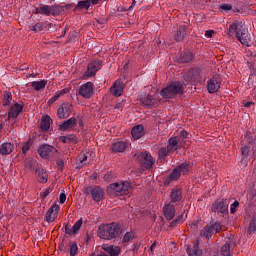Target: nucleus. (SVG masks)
Returning a JSON list of instances; mask_svg holds the SVG:
<instances>
[{
    "mask_svg": "<svg viewBox=\"0 0 256 256\" xmlns=\"http://www.w3.org/2000/svg\"><path fill=\"white\" fill-rule=\"evenodd\" d=\"M175 213H177V209H175V204L166 201L163 207V215L166 221H173V219H175Z\"/></svg>",
    "mask_w": 256,
    "mask_h": 256,
    "instance_id": "obj_13",
    "label": "nucleus"
},
{
    "mask_svg": "<svg viewBox=\"0 0 256 256\" xmlns=\"http://www.w3.org/2000/svg\"><path fill=\"white\" fill-rule=\"evenodd\" d=\"M228 35H230V37H236V39L246 47H251V45H253V39L251 38V34L249 33V31H247V29H245L243 23L239 21H234L232 24L229 25Z\"/></svg>",
    "mask_w": 256,
    "mask_h": 256,
    "instance_id": "obj_1",
    "label": "nucleus"
},
{
    "mask_svg": "<svg viewBox=\"0 0 256 256\" xmlns=\"http://www.w3.org/2000/svg\"><path fill=\"white\" fill-rule=\"evenodd\" d=\"M11 101H13V94L9 91H4L3 94V107H8V105L11 104Z\"/></svg>",
    "mask_w": 256,
    "mask_h": 256,
    "instance_id": "obj_40",
    "label": "nucleus"
},
{
    "mask_svg": "<svg viewBox=\"0 0 256 256\" xmlns=\"http://www.w3.org/2000/svg\"><path fill=\"white\" fill-rule=\"evenodd\" d=\"M245 139L247 143H255V138L254 136L251 134V132H247L245 135Z\"/></svg>",
    "mask_w": 256,
    "mask_h": 256,
    "instance_id": "obj_55",
    "label": "nucleus"
},
{
    "mask_svg": "<svg viewBox=\"0 0 256 256\" xmlns=\"http://www.w3.org/2000/svg\"><path fill=\"white\" fill-rule=\"evenodd\" d=\"M56 93L59 94V97H63V95H67V93H69V88H64Z\"/></svg>",
    "mask_w": 256,
    "mask_h": 256,
    "instance_id": "obj_60",
    "label": "nucleus"
},
{
    "mask_svg": "<svg viewBox=\"0 0 256 256\" xmlns=\"http://www.w3.org/2000/svg\"><path fill=\"white\" fill-rule=\"evenodd\" d=\"M180 137L181 139H189V132H187L186 130H181Z\"/></svg>",
    "mask_w": 256,
    "mask_h": 256,
    "instance_id": "obj_59",
    "label": "nucleus"
},
{
    "mask_svg": "<svg viewBox=\"0 0 256 256\" xmlns=\"http://www.w3.org/2000/svg\"><path fill=\"white\" fill-rule=\"evenodd\" d=\"M35 14L36 15H46V17H50L51 16V6L43 5V6L37 7L35 9Z\"/></svg>",
    "mask_w": 256,
    "mask_h": 256,
    "instance_id": "obj_35",
    "label": "nucleus"
},
{
    "mask_svg": "<svg viewBox=\"0 0 256 256\" xmlns=\"http://www.w3.org/2000/svg\"><path fill=\"white\" fill-rule=\"evenodd\" d=\"M102 249L106 253H109L110 256H119V255H121V247H119V246L103 244Z\"/></svg>",
    "mask_w": 256,
    "mask_h": 256,
    "instance_id": "obj_25",
    "label": "nucleus"
},
{
    "mask_svg": "<svg viewBox=\"0 0 256 256\" xmlns=\"http://www.w3.org/2000/svg\"><path fill=\"white\" fill-rule=\"evenodd\" d=\"M62 7H64V11H65V9H66V11H69V9H73V7H75V4H73V3L66 4V5H64Z\"/></svg>",
    "mask_w": 256,
    "mask_h": 256,
    "instance_id": "obj_63",
    "label": "nucleus"
},
{
    "mask_svg": "<svg viewBox=\"0 0 256 256\" xmlns=\"http://www.w3.org/2000/svg\"><path fill=\"white\" fill-rule=\"evenodd\" d=\"M187 255L188 256H203V251L199 249V244H194L192 248H187Z\"/></svg>",
    "mask_w": 256,
    "mask_h": 256,
    "instance_id": "obj_37",
    "label": "nucleus"
},
{
    "mask_svg": "<svg viewBox=\"0 0 256 256\" xmlns=\"http://www.w3.org/2000/svg\"><path fill=\"white\" fill-rule=\"evenodd\" d=\"M59 209L61 207L58 204H53L46 213V221L47 223H53L55 221V216L59 213Z\"/></svg>",
    "mask_w": 256,
    "mask_h": 256,
    "instance_id": "obj_21",
    "label": "nucleus"
},
{
    "mask_svg": "<svg viewBox=\"0 0 256 256\" xmlns=\"http://www.w3.org/2000/svg\"><path fill=\"white\" fill-rule=\"evenodd\" d=\"M125 89V83L121 80H116L110 88V92L114 97H121Z\"/></svg>",
    "mask_w": 256,
    "mask_h": 256,
    "instance_id": "obj_17",
    "label": "nucleus"
},
{
    "mask_svg": "<svg viewBox=\"0 0 256 256\" xmlns=\"http://www.w3.org/2000/svg\"><path fill=\"white\" fill-rule=\"evenodd\" d=\"M89 7H91L89 0L78 1L77 5L74 7L73 12L77 13V11H83V9L89 11Z\"/></svg>",
    "mask_w": 256,
    "mask_h": 256,
    "instance_id": "obj_34",
    "label": "nucleus"
},
{
    "mask_svg": "<svg viewBox=\"0 0 256 256\" xmlns=\"http://www.w3.org/2000/svg\"><path fill=\"white\" fill-rule=\"evenodd\" d=\"M241 157L247 158L251 155V148L249 146H242L241 149Z\"/></svg>",
    "mask_w": 256,
    "mask_h": 256,
    "instance_id": "obj_46",
    "label": "nucleus"
},
{
    "mask_svg": "<svg viewBox=\"0 0 256 256\" xmlns=\"http://www.w3.org/2000/svg\"><path fill=\"white\" fill-rule=\"evenodd\" d=\"M73 113V105L69 102L62 103L57 110L58 119H67Z\"/></svg>",
    "mask_w": 256,
    "mask_h": 256,
    "instance_id": "obj_12",
    "label": "nucleus"
},
{
    "mask_svg": "<svg viewBox=\"0 0 256 256\" xmlns=\"http://www.w3.org/2000/svg\"><path fill=\"white\" fill-rule=\"evenodd\" d=\"M214 33H215L214 30H207L205 32V37L211 38V37H213Z\"/></svg>",
    "mask_w": 256,
    "mask_h": 256,
    "instance_id": "obj_62",
    "label": "nucleus"
},
{
    "mask_svg": "<svg viewBox=\"0 0 256 256\" xmlns=\"http://www.w3.org/2000/svg\"><path fill=\"white\" fill-rule=\"evenodd\" d=\"M138 101L143 104L147 109H153L155 107L156 99L154 95H151L147 92H141L138 95Z\"/></svg>",
    "mask_w": 256,
    "mask_h": 256,
    "instance_id": "obj_10",
    "label": "nucleus"
},
{
    "mask_svg": "<svg viewBox=\"0 0 256 256\" xmlns=\"http://www.w3.org/2000/svg\"><path fill=\"white\" fill-rule=\"evenodd\" d=\"M65 201H67V195L65 194V192H62L59 196L60 205H63V203H65Z\"/></svg>",
    "mask_w": 256,
    "mask_h": 256,
    "instance_id": "obj_57",
    "label": "nucleus"
},
{
    "mask_svg": "<svg viewBox=\"0 0 256 256\" xmlns=\"http://www.w3.org/2000/svg\"><path fill=\"white\" fill-rule=\"evenodd\" d=\"M66 247H70V256L79 255V246H77V242L69 241L66 243Z\"/></svg>",
    "mask_w": 256,
    "mask_h": 256,
    "instance_id": "obj_38",
    "label": "nucleus"
},
{
    "mask_svg": "<svg viewBox=\"0 0 256 256\" xmlns=\"http://www.w3.org/2000/svg\"><path fill=\"white\" fill-rule=\"evenodd\" d=\"M197 75H198L197 69L193 68L184 74V79L189 83H193L197 79Z\"/></svg>",
    "mask_w": 256,
    "mask_h": 256,
    "instance_id": "obj_36",
    "label": "nucleus"
},
{
    "mask_svg": "<svg viewBox=\"0 0 256 256\" xmlns=\"http://www.w3.org/2000/svg\"><path fill=\"white\" fill-rule=\"evenodd\" d=\"M56 165L60 169V171H63V167H65V162L63 161V159H58L56 161Z\"/></svg>",
    "mask_w": 256,
    "mask_h": 256,
    "instance_id": "obj_58",
    "label": "nucleus"
},
{
    "mask_svg": "<svg viewBox=\"0 0 256 256\" xmlns=\"http://www.w3.org/2000/svg\"><path fill=\"white\" fill-rule=\"evenodd\" d=\"M163 99H175L177 95H185V83L182 81H173L160 91Z\"/></svg>",
    "mask_w": 256,
    "mask_h": 256,
    "instance_id": "obj_3",
    "label": "nucleus"
},
{
    "mask_svg": "<svg viewBox=\"0 0 256 256\" xmlns=\"http://www.w3.org/2000/svg\"><path fill=\"white\" fill-rule=\"evenodd\" d=\"M15 147L11 142H4L0 145V155H11Z\"/></svg>",
    "mask_w": 256,
    "mask_h": 256,
    "instance_id": "obj_29",
    "label": "nucleus"
},
{
    "mask_svg": "<svg viewBox=\"0 0 256 256\" xmlns=\"http://www.w3.org/2000/svg\"><path fill=\"white\" fill-rule=\"evenodd\" d=\"M179 146V138L177 136L171 137L168 139L167 142V149L170 151V153H175L177 151Z\"/></svg>",
    "mask_w": 256,
    "mask_h": 256,
    "instance_id": "obj_28",
    "label": "nucleus"
},
{
    "mask_svg": "<svg viewBox=\"0 0 256 256\" xmlns=\"http://www.w3.org/2000/svg\"><path fill=\"white\" fill-rule=\"evenodd\" d=\"M221 231V223L219 222H210L200 231V236L205 237L206 239H211L215 233Z\"/></svg>",
    "mask_w": 256,
    "mask_h": 256,
    "instance_id": "obj_8",
    "label": "nucleus"
},
{
    "mask_svg": "<svg viewBox=\"0 0 256 256\" xmlns=\"http://www.w3.org/2000/svg\"><path fill=\"white\" fill-rule=\"evenodd\" d=\"M123 233L121 226L116 222L110 224H101L98 227V237L100 239H106V241H111V239H117Z\"/></svg>",
    "mask_w": 256,
    "mask_h": 256,
    "instance_id": "obj_2",
    "label": "nucleus"
},
{
    "mask_svg": "<svg viewBox=\"0 0 256 256\" xmlns=\"http://www.w3.org/2000/svg\"><path fill=\"white\" fill-rule=\"evenodd\" d=\"M235 236L227 235L226 237V245H225V253H231V249H235L236 246Z\"/></svg>",
    "mask_w": 256,
    "mask_h": 256,
    "instance_id": "obj_30",
    "label": "nucleus"
},
{
    "mask_svg": "<svg viewBox=\"0 0 256 256\" xmlns=\"http://www.w3.org/2000/svg\"><path fill=\"white\" fill-rule=\"evenodd\" d=\"M182 175H187L189 173V163L184 162L176 166L169 176L166 177V179L163 182L164 187H169L171 185L172 181H179V178Z\"/></svg>",
    "mask_w": 256,
    "mask_h": 256,
    "instance_id": "obj_4",
    "label": "nucleus"
},
{
    "mask_svg": "<svg viewBox=\"0 0 256 256\" xmlns=\"http://www.w3.org/2000/svg\"><path fill=\"white\" fill-rule=\"evenodd\" d=\"M93 91V82H87L80 86L79 95L84 99H91V97H93Z\"/></svg>",
    "mask_w": 256,
    "mask_h": 256,
    "instance_id": "obj_14",
    "label": "nucleus"
},
{
    "mask_svg": "<svg viewBox=\"0 0 256 256\" xmlns=\"http://www.w3.org/2000/svg\"><path fill=\"white\" fill-rule=\"evenodd\" d=\"M101 60H94L87 65V70L83 75V79H89V77H95L97 71L101 69Z\"/></svg>",
    "mask_w": 256,
    "mask_h": 256,
    "instance_id": "obj_11",
    "label": "nucleus"
},
{
    "mask_svg": "<svg viewBox=\"0 0 256 256\" xmlns=\"http://www.w3.org/2000/svg\"><path fill=\"white\" fill-rule=\"evenodd\" d=\"M37 153L41 157V159L49 161L57 157L59 150H57V148L49 144H41L37 150Z\"/></svg>",
    "mask_w": 256,
    "mask_h": 256,
    "instance_id": "obj_6",
    "label": "nucleus"
},
{
    "mask_svg": "<svg viewBox=\"0 0 256 256\" xmlns=\"http://www.w3.org/2000/svg\"><path fill=\"white\" fill-rule=\"evenodd\" d=\"M219 75H214L207 84L208 93H217L221 87V80Z\"/></svg>",
    "mask_w": 256,
    "mask_h": 256,
    "instance_id": "obj_18",
    "label": "nucleus"
},
{
    "mask_svg": "<svg viewBox=\"0 0 256 256\" xmlns=\"http://www.w3.org/2000/svg\"><path fill=\"white\" fill-rule=\"evenodd\" d=\"M211 211L212 213H217L220 217H223L225 215V199H217L213 203Z\"/></svg>",
    "mask_w": 256,
    "mask_h": 256,
    "instance_id": "obj_19",
    "label": "nucleus"
},
{
    "mask_svg": "<svg viewBox=\"0 0 256 256\" xmlns=\"http://www.w3.org/2000/svg\"><path fill=\"white\" fill-rule=\"evenodd\" d=\"M77 127V118L71 117L58 126L59 131H67L68 129H75Z\"/></svg>",
    "mask_w": 256,
    "mask_h": 256,
    "instance_id": "obj_22",
    "label": "nucleus"
},
{
    "mask_svg": "<svg viewBox=\"0 0 256 256\" xmlns=\"http://www.w3.org/2000/svg\"><path fill=\"white\" fill-rule=\"evenodd\" d=\"M112 174H111V172H108L107 174H105L104 175V180L105 181H111V179H112V176H111Z\"/></svg>",
    "mask_w": 256,
    "mask_h": 256,
    "instance_id": "obj_64",
    "label": "nucleus"
},
{
    "mask_svg": "<svg viewBox=\"0 0 256 256\" xmlns=\"http://www.w3.org/2000/svg\"><path fill=\"white\" fill-rule=\"evenodd\" d=\"M83 227V218H80L78 221H76L72 227V230L74 232V235H77L79 233V229Z\"/></svg>",
    "mask_w": 256,
    "mask_h": 256,
    "instance_id": "obj_43",
    "label": "nucleus"
},
{
    "mask_svg": "<svg viewBox=\"0 0 256 256\" xmlns=\"http://www.w3.org/2000/svg\"><path fill=\"white\" fill-rule=\"evenodd\" d=\"M53 27V23L48 22H37L34 26H32L31 31L35 33H39L41 31H49Z\"/></svg>",
    "mask_w": 256,
    "mask_h": 256,
    "instance_id": "obj_24",
    "label": "nucleus"
},
{
    "mask_svg": "<svg viewBox=\"0 0 256 256\" xmlns=\"http://www.w3.org/2000/svg\"><path fill=\"white\" fill-rule=\"evenodd\" d=\"M177 63H191L193 61V52L186 50L180 53L179 56L176 57Z\"/></svg>",
    "mask_w": 256,
    "mask_h": 256,
    "instance_id": "obj_23",
    "label": "nucleus"
},
{
    "mask_svg": "<svg viewBox=\"0 0 256 256\" xmlns=\"http://www.w3.org/2000/svg\"><path fill=\"white\" fill-rule=\"evenodd\" d=\"M123 107H125V104H123V100H122L115 104L114 109H123Z\"/></svg>",
    "mask_w": 256,
    "mask_h": 256,
    "instance_id": "obj_61",
    "label": "nucleus"
},
{
    "mask_svg": "<svg viewBox=\"0 0 256 256\" xmlns=\"http://www.w3.org/2000/svg\"><path fill=\"white\" fill-rule=\"evenodd\" d=\"M31 85L34 91H41V89H45L47 86V80L33 81Z\"/></svg>",
    "mask_w": 256,
    "mask_h": 256,
    "instance_id": "obj_39",
    "label": "nucleus"
},
{
    "mask_svg": "<svg viewBox=\"0 0 256 256\" xmlns=\"http://www.w3.org/2000/svg\"><path fill=\"white\" fill-rule=\"evenodd\" d=\"M129 189H131V184L129 181H124V182H115V183H111L108 187H107V193L109 195H115L116 197H121L123 195H125L126 191H129Z\"/></svg>",
    "mask_w": 256,
    "mask_h": 256,
    "instance_id": "obj_5",
    "label": "nucleus"
},
{
    "mask_svg": "<svg viewBox=\"0 0 256 256\" xmlns=\"http://www.w3.org/2000/svg\"><path fill=\"white\" fill-rule=\"evenodd\" d=\"M51 191H53V187L46 188L43 192L40 193L41 199H45L46 197H49V193H51Z\"/></svg>",
    "mask_w": 256,
    "mask_h": 256,
    "instance_id": "obj_54",
    "label": "nucleus"
},
{
    "mask_svg": "<svg viewBox=\"0 0 256 256\" xmlns=\"http://www.w3.org/2000/svg\"><path fill=\"white\" fill-rule=\"evenodd\" d=\"M65 233L66 235H75V232H73V228H71L69 223L65 224Z\"/></svg>",
    "mask_w": 256,
    "mask_h": 256,
    "instance_id": "obj_56",
    "label": "nucleus"
},
{
    "mask_svg": "<svg viewBox=\"0 0 256 256\" xmlns=\"http://www.w3.org/2000/svg\"><path fill=\"white\" fill-rule=\"evenodd\" d=\"M51 121L53 120L51 119L50 115L42 116L40 121V129L44 132L49 131V129H51Z\"/></svg>",
    "mask_w": 256,
    "mask_h": 256,
    "instance_id": "obj_27",
    "label": "nucleus"
},
{
    "mask_svg": "<svg viewBox=\"0 0 256 256\" xmlns=\"http://www.w3.org/2000/svg\"><path fill=\"white\" fill-rule=\"evenodd\" d=\"M78 160L79 162L76 163V169H81L83 167V163H85V161H87V154H80L78 156Z\"/></svg>",
    "mask_w": 256,
    "mask_h": 256,
    "instance_id": "obj_45",
    "label": "nucleus"
},
{
    "mask_svg": "<svg viewBox=\"0 0 256 256\" xmlns=\"http://www.w3.org/2000/svg\"><path fill=\"white\" fill-rule=\"evenodd\" d=\"M132 239H135V234H133V232H126L122 239V243H129Z\"/></svg>",
    "mask_w": 256,
    "mask_h": 256,
    "instance_id": "obj_48",
    "label": "nucleus"
},
{
    "mask_svg": "<svg viewBox=\"0 0 256 256\" xmlns=\"http://www.w3.org/2000/svg\"><path fill=\"white\" fill-rule=\"evenodd\" d=\"M84 194L91 195L93 201L99 203L105 198V190L101 186H88L84 188Z\"/></svg>",
    "mask_w": 256,
    "mask_h": 256,
    "instance_id": "obj_7",
    "label": "nucleus"
},
{
    "mask_svg": "<svg viewBox=\"0 0 256 256\" xmlns=\"http://www.w3.org/2000/svg\"><path fill=\"white\" fill-rule=\"evenodd\" d=\"M137 161L142 169H151L155 165V159L147 152H141L137 156Z\"/></svg>",
    "mask_w": 256,
    "mask_h": 256,
    "instance_id": "obj_9",
    "label": "nucleus"
},
{
    "mask_svg": "<svg viewBox=\"0 0 256 256\" xmlns=\"http://www.w3.org/2000/svg\"><path fill=\"white\" fill-rule=\"evenodd\" d=\"M131 135L133 139H141L145 135V127L142 124L136 125L131 130Z\"/></svg>",
    "mask_w": 256,
    "mask_h": 256,
    "instance_id": "obj_26",
    "label": "nucleus"
},
{
    "mask_svg": "<svg viewBox=\"0 0 256 256\" xmlns=\"http://www.w3.org/2000/svg\"><path fill=\"white\" fill-rule=\"evenodd\" d=\"M111 149L113 153H123L127 149V143L124 141H117L112 144Z\"/></svg>",
    "mask_w": 256,
    "mask_h": 256,
    "instance_id": "obj_31",
    "label": "nucleus"
},
{
    "mask_svg": "<svg viewBox=\"0 0 256 256\" xmlns=\"http://www.w3.org/2000/svg\"><path fill=\"white\" fill-rule=\"evenodd\" d=\"M66 140L69 143H75L77 144L78 143V140H77V135H74V134H70L68 136H66Z\"/></svg>",
    "mask_w": 256,
    "mask_h": 256,
    "instance_id": "obj_51",
    "label": "nucleus"
},
{
    "mask_svg": "<svg viewBox=\"0 0 256 256\" xmlns=\"http://www.w3.org/2000/svg\"><path fill=\"white\" fill-rule=\"evenodd\" d=\"M189 28L187 27V25H180L177 30L176 33L174 34V39L177 43H181L183 41H185V37H187V30Z\"/></svg>",
    "mask_w": 256,
    "mask_h": 256,
    "instance_id": "obj_20",
    "label": "nucleus"
},
{
    "mask_svg": "<svg viewBox=\"0 0 256 256\" xmlns=\"http://www.w3.org/2000/svg\"><path fill=\"white\" fill-rule=\"evenodd\" d=\"M31 145H33V140L28 139L26 142H24L22 146V155H27V151L31 149Z\"/></svg>",
    "mask_w": 256,
    "mask_h": 256,
    "instance_id": "obj_44",
    "label": "nucleus"
},
{
    "mask_svg": "<svg viewBox=\"0 0 256 256\" xmlns=\"http://www.w3.org/2000/svg\"><path fill=\"white\" fill-rule=\"evenodd\" d=\"M33 165H34V162H33V160H31V159H26V160L24 161V167H25V169H30V171H33Z\"/></svg>",
    "mask_w": 256,
    "mask_h": 256,
    "instance_id": "obj_52",
    "label": "nucleus"
},
{
    "mask_svg": "<svg viewBox=\"0 0 256 256\" xmlns=\"http://www.w3.org/2000/svg\"><path fill=\"white\" fill-rule=\"evenodd\" d=\"M185 217V214H180L176 219H174L172 222H170L169 227L171 229H175L179 224L183 223V218Z\"/></svg>",
    "mask_w": 256,
    "mask_h": 256,
    "instance_id": "obj_42",
    "label": "nucleus"
},
{
    "mask_svg": "<svg viewBox=\"0 0 256 256\" xmlns=\"http://www.w3.org/2000/svg\"><path fill=\"white\" fill-rule=\"evenodd\" d=\"M67 239H65V236L62 238V241H61V243H59V245H58V249H59V251H65L66 249H67Z\"/></svg>",
    "mask_w": 256,
    "mask_h": 256,
    "instance_id": "obj_50",
    "label": "nucleus"
},
{
    "mask_svg": "<svg viewBox=\"0 0 256 256\" xmlns=\"http://www.w3.org/2000/svg\"><path fill=\"white\" fill-rule=\"evenodd\" d=\"M248 232L256 233V218H253L250 221V224H249V227H248Z\"/></svg>",
    "mask_w": 256,
    "mask_h": 256,
    "instance_id": "obj_49",
    "label": "nucleus"
},
{
    "mask_svg": "<svg viewBox=\"0 0 256 256\" xmlns=\"http://www.w3.org/2000/svg\"><path fill=\"white\" fill-rule=\"evenodd\" d=\"M36 173L38 175V182L39 183H47L49 180V174H47V170L44 168H37Z\"/></svg>",
    "mask_w": 256,
    "mask_h": 256,
    "instance_id": "obj_33",
    "label": "nucleus"
},
{
    "mask_svg": "<svg viewBox=\"0 0 256 256\" xmlns=\"http://www.w3.org/2000/svg\"><path fill=\"white\" fill-rule=\"evenodd\" d=\"M65 13V7L55 4L50 6V15L53 17H59V15H63Z\"/></svg>",
    "mask_w": 256,
    "mask_h": 256,
    "instance_id": "obj_32",
    "label": "nucleus"
},
{
    "mask_svg": "<svg viewBox=\"0 0 256 256\" xmlns=\"http://www.w3.org/2000/svg\"><path fill=\"white\" fill-rule=\"evenodd\" d=\"M225 13L229 15H237V13H239V9L233 6V4H225Z\"/></svg>",
    "mask_w": 256,
    "mask_h": 256,
    "instance_id": "obj_41",
    "label": "nucleus"
},
{
    "mask_svg": "<svg viewBox=\"0 0 256 256\" xmlns=\"http://www.w3.org/2000/svg\"><path fill=\"white\" fill-rule=\"evenodd\" d=\"M181 201H183V191L178 187L172 188L170 193V201H168V203L179 205Z\"/></svg>",
    "mask_w": 256,
    "mask_h": 256,
    "instance_id": "obj_15",
    "label": "nucleus"
},
{
    "mask_svg": "<svg viewBox=\"0 0 256 256\" xmlns=\"http://www.w3.org/2000/svg\"><path fill=\"white\" fill-rule=\"evenodd\" d=\"M237 207H239V201L235 200L230 206V213L232 215L237 213Z\"/></svg>",
    "mask_w": 256,
    "mask_h": 256,
    "instance_id": "obj_53",
    "label": "nucleus"
},
{
    "mask_svg": "<svg viewBox=\"0 0 256 256\" xmlns=\"http://www.w3.org/2000/svg\"><path fill=\"white\" fill-rule=\"evenodd\" d=\"M171 153V151H169V149L162 147L159 151H158V157L159 159H165V157H167V155Z\"/></svg>",
    "mask_w": 256,
    "mask_h": 256,
    "instance_id": "obj_47",
    "label": "nucleus"
},
{
    "mask_svg": "<svg viewBox=\"0 0 256 256\" xmlns=\"http://www.w3.org/2000/svg\"><path fill=\"white\" fill-rule=\"evenodd\" d=\"M25 107V104H19V102L14 103L8 112V119H17L19 117V114L23 113V108Z\"/></svg>",
    "mask_w": 256,
    "mask_h": 256,
    "instance_id": "obj_16",
    "label": "nucleus"
}]
</instances>
